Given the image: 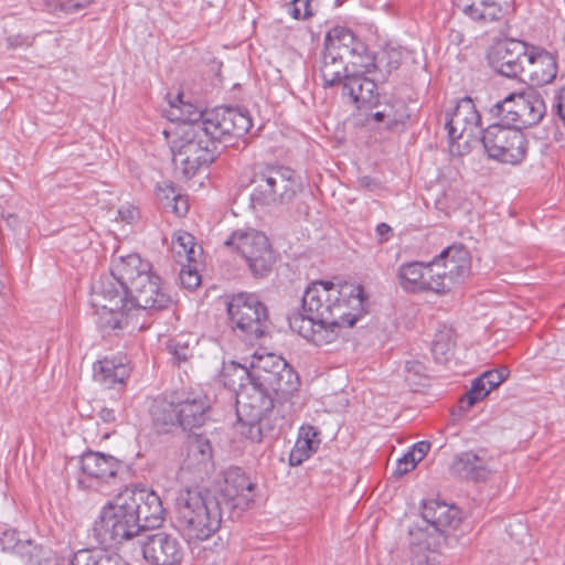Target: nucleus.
<instances>
[{"label": "nucleus", "instance_id": "obj_1", "mask_svg": "<svg viewBox=\"0 0 565 565\" xmlns=\"http://www.w3.org/2000/svg\"><path fill=\"white\" fill-rule=\"evenodd\" d=\"M367 296L361 285L315 281L302 296L303 313L288 318L289 327L316 345L333 342L342 328L353 327L366 311Z\"/></svg>", "mask_w": 565, "mask_h": 565}, {"label": "nucleus", "instance_id": "obj_2", "mask_svg": "<svg viewBox=\"0 0 565 565\" xmlns=\"http://www.w3.org/2000/svg\"><path fill=\"white\" fill-rule=\"evenodd\" d=\"M232 365L241 381L246 379L250 383L249 391L245 388L237 393L236 429L247 439L260 443L263 420L273 411L275 402L286 401L298 391L299 376L285 359L273 353L255 354L249 369L236 363Z\"/></svg>", "mask_w": 565, "mask_h": 565}, {"label": "nucleus", "instance_id": "obj_3", "mask_svg": "<svg viewBox=\"0 0 565 565\" xmlns=\"http://www.w3.org/2000/svg\"><path fill=\"white\" fill-rule=\"evenodd\" d=\"M252 125L250 114L245 108L221 106L210 110L203 122L182 128L172 148L175 169L185 178H192L215 160L217 142L243 137Z\"/></svg>", "mask_w": 565, "mask_h": 565}, {"label": "nucleus", "instance_id": "obj_4", "mask_svg": "<svg viewBox=\"0 0 565 565\" xmlns=\"http://www.w3.org/2000/svg\"><path fill=\"white\" fill-rule=\"evenodd\" d=\"M152 271L151 264L138 254L113 259L109 275L102 276L92 286L90 303L96 309L97 323L103 332L122 330L127 327L125 312L118 303L126 299L127 290L137 280Z\"/></svg>", "mask_w": 565, "mask_h": 565}, {"label": "nucleus", "instance_id": "obj_5", "mask_svg": "<svg viewBox=\"0 0 565 565\" xmlns=\"http://www.w3.org/2000/svg\"><path fill=\"white\" fill-rule=\"evenodd\" d=\"M224 510L212 491L188 488L175 502V529L189 541H205L221 527Z\"/></svg>", "mask_w": 565, "mask_h": 565}, {"label": "nucleus", "instance_id": "obj_6", "mask_svg": "<svg viewBox=\"0 0 565 565\" xmlns=\"http://www.w3.org/2000/svg\"><path fill=\"white\" fill-rule=\"evenodd\" d=\"M249 183L250 201L254 206L288 205L301 191L299 175L295 170L284 166L257 167Z\"/></svg>", "mask_w": 565, "mask_h": 565}, {"label": "nucleus", "instance_id": "obj_7", "mask_svg": "<svg viewBox=\"0 0 565 565\" xmlns=\"http://www.w3.org/2000/svg\"><path fill=\"white\" fill-rule=\"evenodd\" d=\"M128 494L129 491L125 488L102 509L94 523V531L100 543L121 544L142 533V525L135 510L136 505Z\"/></svg>", "mask_w": 565, "mask_h": 565}, {"label": "nucleus", "instance_id": "obj_8", "mask_svg": "<svg viewBox=\"0 0 565 565\" xmlns=\"http://www.w3.org/2000/svg\"><path fill=\"white\" fill-rule=\"evenodd\" d=\"M227 315L233 329H237L246 341H255L269 332L268 309L253 292H237L228 296Z\"/></svg>", "mask_w": 565, "mask_h": 565}, {"label": "nucleus", "instance_id": "obj_9", "mask_svg": "<svg viewBox=\"0 0 565 565\" xmlns=\"http://www.w3.org/2000/svg\"><path fill=\"white\" fill-rule=\"evenodd\" d=\"M490 113L504 124L522 129L540 124L546 114V105L537 90L527 88L509 94L494 104Z\"/></svg>", "mask_w": 565, "mask_h": 565}, {"label": "nucleus", "instance_id": "obj_10", "mask_svg": "<svg viewBox=\"0 0 565 565\" xmlns=\"http://www.w3.org/2000/svg\"><path fill=\"white\" fill-rule=\"evenodd\" d=\"M481 142L488 156L502 163L518 164L526 154L527 141L521 129L502 120L482 131Z\"/></svg>", "mask_w": 565, "mask_h": 565}, {"label": "nucleus", "instance_id": "obj_11", "mask_svg": "<svg viewBox=\"0 0 565 565\" xmlns=\"http://www.w3.org/2000/svg\"><path fill=\"white\" fill-rule=\"evenodd\" d=\"M225 245L234 247L245 258L254 277L263 278L270 273L275 255L265 234L255 230L236 231Z\"/></svg>", "mask_w": 565, "mask_h": 565}, {"label": "nucleus", "instance_id": "obj_12", "mask_svg": "<svg viewBox=\"0 0 565 565\" xmlns=\"http://www.w3.org/2000/svg\"><path fill=\"white\" fill-rule=\"evenodd\" d=\"M422 518L426 522V526L418 532L422 536L426 535L433 540V543H428L429 546L443 548L456 541L452 531L461 522L458 508L436 500L424 501Z\"/></svg>", "mask_w": 565, "mask_h": 565}, {"label": "nucleus", "instance_id": "obj_13", "mask_svg": "<svg viewBox=\"0 0 565 565\" xmlns=\"http://www.w3.org/2000/svg\"><path fill=\"white\" fill-rule=\"evenodd\" d=\"M172 302L171 296L161 282V278L151 271L127 290L126 299L118 303V311L125 312L128 318V312L132 309L139 308L158 312L169 309Z\"/></svg>", "mask_w": 565, "mask_h": 565}, {"label": "nucleus", "instance_id": "obj_14", "mask_svg": "<svg viewBox=\"0 0 565 565\" xmlns=\"http://www.w3.org/2000/svg\"><path fill=\"white\" fill-rule=\"evenodd\" d=\"M253 490L254 484L246 473L238 467H231L224 472L223 482L212 492V497L223 510H228L230 519H235L253 502Z\"/></svg>", "mask_w": 565, "mask_h": 565}, {"label": "nucleus", "instance_id": "obj_15", "mask_svg": "<svg viewBox=\"0 0 565 565\" xmlns=\"http://www.w3.org/2000/svg\"><path fill=\"white\" fill-rule=\"evenodd\" d=\"M529 45L519 40L508 39L497 42L488 53L491 68L509 78H522Z\"/></svg>", "mask_w": 565, "mask_h": 565}, {"label": "nucleus", "instance_id": "obj_16", "mask_svg": "<svg viewBox=\"0 0 565 565\" xmlns=\"http://www.w3.org/2000/svg\"><path fill=\"white\" fill-rule=\"evenodd\" d=\"M438 263L441 282L446 294L461 284L470 271L471 258L469 250L462 244H454L445 248L433 259Z\"/></svg>", "mask_w": 565, "mask_h": 565}, {"label": "nucleus", "instance_id": "obj_17", "mask_svg": "<svg viewBox=\"0 0 565 565\" xmlns=\"http://www.w3.org/2000/svg\"><path fill=\"white\" fill-rule=\"evenodd\" d=\"M141 551L143 558L151 565H180L184 556L179 539L163 531L147 535Z\"/></svg>", "mask_w": 565, "mask_h": 565}, {"label": "nucleus", "instance_id": "obj_18", "mask_svg": "<svg viewBox=\"0 0 565 565\" xmlns=\"http://www.w3.org/2000/svg\"><path fill=\"white\" fill-rule=\"evenodd\" d=\"M130 501L134 502L142 532L161 526L164 520V509L160 497L152 490L143 487H126Z\"/></svg>", "mask_w": 565, "mask_h": 565}, {"label": "nucleus", "instance_id": "obj_19", "mask_svg": "<svg viewBox=\"0 0 565 565\" xmlns=\"http://www.w3.org/2000/svg\"><path fill=\"white\" fill-rule=\"evenodd\" d=\"M481 117L470 97L461 98L454 111L446 114V129L450 140L455 141L467 135L475 137L479 132Z\"/></svg>", "mask_w": 565, "mask_h": 565}, {"label": "nucleus", "instance_id": "obj_20", "mask_svg": "<svg viewBox=\"0 0 565 565\" xmlns=\"http://www.w3.org/2000/svg\"><path fill=\"white\" fill-rule=\"evenodd\" d=\"M557 74L555 56L542 47L529 46L521 82L532 86H544L553 82Z\"/></svg>", "mask_w": 565, "mask_h": 565}, {"label": "nucleus", "instance_id": "obj_21", "mask_svg": "<svg viewBox=\"0 0 565 565\" xmlns=\"http://www.w3.org/2000/svg\"><path fill=\"white\" fill-rule=\"evenodd\" d=\"M450 471L459 478L484 481L493 471V460L483 449L463 451L454 457Z\"/></svg>", "mask_w": 565, "mask_h": 565}, {"label": "nucleus", "instance_id": "obj_22", "mask_svg": "<svg viewBox=\"0 0 565 565\" xmlns=\"http://www.w3.org/2000/svg\"><path fill=\"white\" fill-rule=\"evenodd\" d=\"M181 427L191 430L201 427L209 418L211 405L209 398L200 393H185L175 396Z\"/></svg>", "mask_w": 565, "mask_h": 565}, {"label": "nucleus", "instance_id": "obj_23", "mask_svg": "<svg viewBox=\"0 0 565 565\" xmlns=\"http://www.w3.org/2000/svg\"><path fill=\"white\" fill-rule=\"evenodd\" d=\"M462 11L473 21H500L513 11V0H460Z\"/></svg>", "mask_w": 565, "mask_h": 565}, {"label": "nucleus", "instance_id": "obj_24", "mask_svg": "<svg viewBox=\"0 0 565 565\" xmlns=\"http://www.w3.org/2000/svg\"><path fill=\"white\" fill-rule=\"evenodd\" d=\"M376 76L369 78L358 73L344 77L343 90L358 108H371L380 105V94L376 92Z\"/></svg>", "mask_w": 565, "mask_h": 565}, {"label": "nucleus", "instance_id": "obj_25", "mask_svg": "<svg viewBox=\"0 0 565 565\" xmlns=\"http://www.w3.org/2000/svg\"><path fill=\"white\" fill-rule=\"evenodd\" d=\"M121 462L110 455L88 451L81 457L83 475L98 482H108L117 477Z\"/></svg>", "mask_w": 565, "mask_h": 565}, {"label": "nucleus", "instance_id": "obj_26", "mask_svg": "<svg viewBox=\"0 0 565 565\" xmlns=\"http://www.w3.org/2000/svg\"><path fill=\"white\" fill-rule=\"evenodd\" d=\"M509 375L507 367L490 370L475 379L471 388L460 398L459 409L468 412L476 403L483 399L493 388L498 387Z\"/></svg>", "mask_w": 565, "mask_h": 565}, {"label": "nucleus", "instance_id": "obj_27", "mask_svg": "<svg viewBox=\"0 0 565 565\" xmlns=\"http://www.w3.org/2000/svg\"><path fill=\"white\" fill-rule=\"evenodd\" d=\"M129 374L126 358H104L93 365L94 380L106 388L121 387Z\"/></svg>", "mask_w": 565, "mask_h": 565}, {"label": "nucleus", "instance_id": "obj_28", "mask_svg": "<svg viewBox=\"0 0 565 565\" xmlns=\"http://www.w3.org/2000/svg\"><path fill=\"white\" fill-rule=\"evenodd\" d=\"M324 50L345 58L365 52V44L356 39L351 30L335 26L326 35Z\"/></svg>", "mask_w": 565, "mask_h": 565}, {"label": "nucleus", "instance_id": "obj_29", "mask_svg": "<svg viewBox=\"0 0 565 565\" xmlns=\"http://www.w3.org/2000/svg\"><path fill=\"white\" fill-rule=\"evenodd\" d=\"M425 263L409 262L402 264L397 270V280L402 289L406 292L419 294L427 292V289H436L438 284L424 282Z\"/></svg>", "mask_w": 565, "mask_h": 565}, {"label": "nucleus", "instance_id": "obj_30", "mask_svg": "<svg viewBox=\"0 0 565 565\" xmlns=\"http://www.w3.org/2000/svg\"><path fill=\"white\" fill-rule=\"evenodd\" d=\"M150 414L154 427L160 433H169L174 427H181L177 397L171 401H154L150 408Z\"/></svg>", "mask_w": 565, "mask_h": 565}, {"label": "nucleus", "instance_id": "obj_31", "mask_svg": "<svg viewBox=\"0 0 565 565\" xmlns=\"http://www.w3.org/2000/svg\"><path fill=\"white\" fill-rule=\"evenodd\" d=\"M182 98L183 95L178 94L173 100L169 102V109L166 110L168 119L182 122V128L203 122L210 111H201L196 106L184 102Z\"/></svg>", "mask_w": 565, "mask_h": 565}, {"label": "nucleus", "instance_id": "obj_32", "mask_svg": "<svg viewBox=\"0 0 565 565\" xmlns=\"http://www.w3.org/2000/svg\"><path fill=\"white\" fill-rule=\"evenodd\" d=\"M320 73L324 86H334L344 83V77L350 75L348 73V64L342 56L330 53L326 50L322 52Z\"/></svg>", "mask_w": 565, "mask_h": 565}, {"label": "nucleus", "instance_id": "obj_33", "mask_svg": "<svg viewBox=\"0 0 565 565\" xmlns=\"http://www.w3.org/2000/svg\"><path fill=\"white\" fill-rule=\"evenodd\" d=\"M373 108H381L382 113L385 114L387 130H394L404 125L411 116L403 99H385L384 102L380 99V105Z\"/></svg>", "mask_w": 565, "mask_h": 565}, {"label": "nucleus", "instance_id": "obj_34", "mask_svg": "<svg viewBox=\"0 0 565 565\" xmlns=\"http://www.w3.org/2000/svg\"><path fill=\"white\" fill-rule=\"evenodd\" d=\"M72 565H129L117 554L103 550H79L74 554Z\"/></svg>", "mask_w": 565, "mask_h": 565}, {"label": "nucleus", "instance_id": "obj_35", "mask_svg": "<svg viewBox=\"0 0 565 565\" xmlns=\"http://www.w3.org/2000/svg\"><path fill=\"white\" fill-rule=\"evenodd\" d=\"M418 541L412 543V565H435L443 548H434L428 543L433 540L417 533Z\"/></svg>", "mask_w": 565, "mask_h": 565}, {"label": "nucleus", "instance_id": "obj_36", "mask_svg": "<svg viewBox=\"0 0 565 565\" xmlns=\"http://www.w3.org/2000/svg\"><path fill=\"white\" fill-rule=\"evenodd\" d=\"M402 56V52L397 49H386L375 56V76L377 81L385 82L388 75L399 67Z\"/></svg>", "mask_w": 565, "mask_h": 565}, {"label": "nucleus", "instance_id": "obj_37", "mask_svg": "<svg viewBox=\"0 0 565 565\" xmlns=\"http://www.w3.org/2000/svg\"><path fill=\"white\" fill-rule=\"evenodd\" d=\"M188 457L198 466H207L212 459V446L210 440L198 434L189 436Z\"/></svg>", "mask_w": 565, "mask_h": 565}, {"label": "nucleus", "instance_id": "obj_38", "mask_svg": "<svg viewBox=\"0 0 565 565\" xmlns=\"http://www.w3.org/2000/svg\"><path fill=\"white\" fill-rule=\"evenodd\" d=\"M431 353L439 364H447L455 353V341L451 331H441L435 335Z\"/></svg>", "mask_w": 565, "mask_h": 565}, {"label": "nucleus", "instance_id": "obj_39", "mask_svg": "<svg viewBox=\"0 0 565 565\" xmlns=\"http://www.w3.org/2000/svg\"><path fill=\"white\" fill-rule=\"evenodd\" d=\"M15 554L18 561L13 565H41L45 556L43 547L31 540H25L18 545Z\"/></svg>", "mask_w": 565, "mask_h": 565}, {"label": "nucleus", "instance_id": "obj_40", "mask_svg": "<svg viewBox=\"0 0 565 565\" xmlns=\"http://www.w3.org/2000/svg\"><path fill=\"white\" fill-rule=\"evenodd\" d=\"M194 237L188 232H178L172 237V250L180 257L193 260L195 255Z\"/></svg>", "mask_w": 565, "mask_h": 565}, {"label": "nucleus", "instance_id": "obj_41", "mask_svg": "<svg viewBox=\"0 0 565 565\" xmlns=\"http://www.w3.org/2000/svg\"><path fill=\"white\" fill-rule=\"evenodd\" d=\"M349 63L353 67L352 73H358L361 75L370 73L375 74V55L369 51L366 45L365 52L351 55V61Z\"/></svg>", "mask_w": 565, "mask_h": 565}, {"label": "nucleus", "instance_id": "obj_42", "mask_svg": "<svg viewBox=\"0 0 565 565\" xmlns=\"http://www.w3.org/2000/svg\"><path fill=\"white\" fill-rule=\"evenodd\" d=\"M168 352L173 356L174 362L181 363L192 356V348L184 337L170 339L167 343Z\"/></svg>", "mask_w": 565, "mask_h": 565}, {"label": "nucleus", "instance_id": "obj_43", "mask_svg": "<svg viewBox=\"0 0 565 565\" xmlns=\"http://www.w3.org/2000/svg\"><path fill=\"white\" fill-rule=\"evenodd\" d=\"M319 440L299 437L296 441L295 449L290 454V463H300L303 460L302 456L308 458L310 452L317 448Z\"/></svg>", "mask_w": 565, "mask_h": 565}, {"label": "nucleus", "instance_id": "obj_44", "mask_svg": "<svg viewBox=\"0 0 565 565\" xmlns=\"http://www.w3.org/2000/svg\"><path fill=\"white\" fill-rule=\"evenodd\" d=\"M439 265L438 263H433V260L425 263L424 268V275H423V281L427 284H438L441 282L440 279V273H439ZM427 292H434V294H446L445 288H441L440 286H437L436 289H427Z\"/></svg>", "mask_w": 565, "mask_h": 565}, {"label": "nucleus", "instance_id": "obj_45", "mask_svg": "<svg viewBox=\"0 0 565 565\" xmlns=\"http://www.w3.org/2000/svg\"><path fill=\"white\" fill-rule=\"evenodd\" d=\"M289 14L296 19H307L312 15L310 0H294L289 3Z\"/></svg>", "mask_w": 565, "mask_h": 565}, {"label": "nucleus", "instance_id": "obj_46", "mask_svg": "<svg viewBox=\"0 0 565 565\" xmlns=\"http://www.w3.org/2000/svg\"><path fill=\"white\" fill-rule=\"evenodd\" d=\"M417 463L418 462L415 459L414 455L408 450L406 454L403 455L402 458L397 460V467L394 473L397 476H403L408 471L413 470Z\"/></svg>", "mask_w": 565, "mask_h": 565}, {"label": "nucleus", "instance_id": "obj_47", "mask_svg": "<svg viewBox=\"0 0 565 565\" xmlns=\"http://www.w3.org/2000/svg\"><path fill=\"white\" fill-rule=\"evenodd\" d=\"M180 280L184 288L194 289L200 285L201 277L196 270L182 268L180 271Z\"/></svg>", "mask_w": 565, "mask_h": 565}, {"label": "nucleus", "instance_id": "obj_48", "mask_svg": "<svg viewBox=\"0 0 565 565\" xmlns=\"http://www.w3.org/2000/svg\"><path fill=\"white\" fill-rule=\"evenodd\" d=\"M22 542L23 541L18 537V533L14 530H7L0 536V543L3 550H13L15 553L18 545Z\"/></svg>", "mask_w": 565, "mask_h": 565}, {"label": "nucleus", "instance_id": "obj_49", "mask_svg": "<svg viewBox=\"0 0 565 565\" xmlns=\"http://www.w3.org/2000/svg\"><path fill=\"white\" fill-rule=\"evenodd\" d=\"M90 0H60L58 8L65 13H75L86 8Z\"/></svg>", "mask_w": 565, "mask_h": 565}, {"label": "nucleus", "instance_id": "obj_50", "mask_svg": "<svg viewBox=\"0 0 565 565\" xmlns=\"http://www.w3.org/2000/svg\"><path fill=\"white\" fill-rule=\"evenodd\" d=\"M164 209H170L178 216H183L188 212V201L183 199L180 193H177V199L173 201H169L163 203Z\"/></svg>", "mask_w": 565, "mask_h": 565}, {"label": "nucleus", "instance_id": "obj_51", "mask_svg": "<svg viewBox=\"0 0 565 565\" xmlns=\"http://www.w3.org/2000/svg\"><path fill=\"white\" fill-rule=\"evenodd\" d=\"M177 193L178 191L172 183H166L157 188V198L162 204L175 200Z\"/></svg>", "mask_w": 565, "mask_h": 565}, {"label": "nucleus", "instance_id": "obj_52", "mask_svg": "<svg viewBox=\"0 0 565 565\" xmlns=\"http://www.w3.org/2000/svg\"><path fill=\"white\" fill-rule=\"evenodd\" d=\"M358 184L361 189H365L370 192H377L382 189L381 182L370 175H363L358 179Z\"/></svg>", "mask_w": 565, "mask_h": 565}, {"label": "nucleus", "instance_id": "obj_53", "mask_svg": "<svg viewBox=\"0 0 565 565\" xmlns=\"http://www.w3.org/2000/svg\"><path fill=\"white\" fill-rule=\"evenodd\" d=\"M430 443L426 440L418 441L413 445V447L409 449V452H412L417 460V462L422 461L424 457L428 454L430 450Z\"/></svg>", "mask_w": 565, "mask_h": 565}, {"label": "nucleus", "instance_id": "obj_54", "mask_svg": "<svg viewBox=\"0 0 565 565\" xmlns=\"http://www.w3.org/2000/svg\"><path fill=\"white\" fill-rule=\"evenodd\" d=\"M555 100L556 103L554 104V109L559 119L565 125V85L559 88L555 96Z\"/></svg>", "mask_w": 565, "mask_h": 565}, {"label": "nucleus", "instance_id": "obj_55", "mask_svg": "<svg viewBox=\"0 0 565 565\" xmlns=\"http://www.w3.org/2000/svg\"><path fill=\"white\" fill-rule=\"evenodd\" d=\"M375 233H376L379 243L382 244L390 239V237L392 236L393 230L388 224L380 223L375 227Z\"/></svg>", "mask_w": 565, "mask_h": 565}, {"label": "nucleus", "instance_id": "obj_56", "mask_svg": "<svg viewBox=\"0 0 565 565\" xmlns=\"http://www.w3.org/2000/svg\"><path fill=\"white\" fill-rule=\"evenodd\" d=\"M99 418L102 422H104L106 424L115 423L116 422L115 411L111 408L104 407L99 411Z\"/></svg>", "mask_w": 565, "mask_h": 565}, {"label": "nucleus", "instance_id": "obj_57", "mask_svg": "<svg viewBox=\"0 0 565 565\" xmlns=\"http://www.w3.org/2000/svg\"><path fill=\"white\" fill-rule=\"evenodd\" d=\"M372 120L382 124V126L386 129L385 114L382 113L381 108H379L376 111L371 113L367 116L366 121L370 124Z\"/></svg>", "mask_w": 565, "mask_h": 565}, {"label": "nucleus", "instance_id": "obj_58", "mask_svg": "<svg viewBox=\"0 0 565 565\" xmlns=\"http://www.w3.org/2000/svg\"><path fill=\"white\" fill-rule=\"evenodd\" d=\"M317 435H318V431L312 426H307V427H301L300 428L299 437L315 439V437H317Z\"/></svg>", "mask_w": 565, "mask_h": 565}, {"label": "nucleus", "instance_id": "obj_59", "mask_svg": "<svg viewBox=\"0 0 565 565\" xmlns=\"http://www.w3.org/2000/svg\"><path fill=\"white\" fill-rule=\"evenodd\" d=\"M78 484H79V487H82V488H86V487L88 488V487H90V484H86V483H85V480H84V479H79V480H78Z\"/></svg>", "mask_w": 565, "mask_h": 565}, {"label": "nucleus", "instance_id": "obj_60", "mask_svg": "<svg viewBox=\"0 0 565 565\" xmlns=\"http://www.w3.org/2000/svg\"><path fill=\"white\" fill-rule=\"evenodd\" d=\"M122 217L126 218V216H122ZM134 217H135L134 211H129V216H127V218L132 220Z\"/></svg>", "mask_w": 565, "mask_h": 565}]
</instances>
